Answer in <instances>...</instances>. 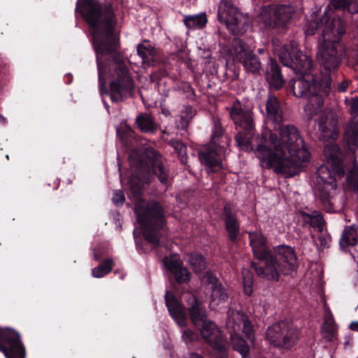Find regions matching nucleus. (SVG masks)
<instances>
[{
    "instance_id": "e433bc0d",
    "label": "nucleus",
    "mask_w": 358,
    "mask_h": 358,
    "mask_svg": "<svg viewBox=\"0 0 358 358\" xmlns=\"http://www.w3.org/2000/svg\"><path fill=\"white\" fill-rule=\"evenodd\" d=\"M313 242L317 247L326 248L329 246L331 241V236L325 231H317V234H312Z\"/></svg>"
},
{
    "instance_id": "603ef678",
    "label": "nucleus",
    "mask_w": 358,
    "mask_h": 358,
    "mask_svg": "<svg viewBox=\"0 0 358 358\" xmlns=\"http://www.w3.org/2000/svg\"><path fill=\"white\" fill-rule=\"evenodd\" d=\"M187 358H203L200 355L196 353H190Z\"/></svg>"
},
{
    "instance_id": "b1692460",
    "label": "nucleus",
    "mask_w": 358,
    "mask_h": 358,
    "mask_svg": "<svg viewBox=\"0 0 358 358\" xmlns=\"http://www.w3.org/2000/svg\"><path fill=\"white\" fill-rule=\"evenodd\" d=\"M146 154L149 158V162H145L146 164L148 166L151 164L152 172L158 176L162 183H166L168 180V173L161 156L158 155L153 148L147 149Z\"/></svg>"
},
{
    "instance_id": "393cba45",
    "label": "nucleus",
    "mask_w": 358,
    "mask_h": 358,
    "mask_svg": "<svg viewBox=\"0 0 358 358\" xmlns=\"http://www.w3.org/2000/svg\"><path fill=\"white\" fill-rule=\"evenodd\" d=\"M266 78L271 87L280 89L284 84L280 68L275 60L270 59L266 71Z\"/></svg>"
},
{
    "instance_id": "5fc2aeb1",
    "label": "nucleus",
    "mask_w": 358,
    "mask_h": 358,
    "mask_svg": "<svg viewBox=\"0 0 358 358\" xmlns=\"http://www.w3.org/2000/svg\"><path fill=\"white\" fill-rule=\"evenodd\" d=\"M264 49H263V48H259V49L258 50V52H259V54H263V53H264Z\"/></svg>"
},
{
    "instance_id": "6e6d98bb",
    "label": "nucleus",
    "mask_w": 358,
    "mask_h": 358,
    "mask_svg": "<svg viewBox=\"0 0 358 358\" xmlns=\"http://www.w3.org/2000/svg\"><path fill=\"white\" fill-rule=\"evenodd\" d=\"M94 258H95V259H96V260H98V259H99V258H98V257H97V255H94Z\"/></svg>"
},
{
    "instance_id": "ea45409f",
    "label": "nucleus",
    "mask_w": 358,
    "mask_h": 358,
    "mask_svg": "<svg viewBox=\"0 0 358 358\" xmlns=\"http://www.w3.org/2000/svg\"><path fill=\"white\" fill-rule=\"evenodd\" d=\"M350 1L351 0H331L328 8H334L335 9H347L349 11Z\"/></svg>"
},
{
    "instance_id": "3c124183",
    "label": "nucleus",
    "mask_w": 358,
    "mask_h": 358,
    "mask_svg": "<svg viewBox=\"0 0 358 358\" xmlns=\"http://www.w3.org/2000/svg\"><path fill=\"white\" fill-rule=\"evenodd\" d=\"M350 329L353 331H358V322H353L350 324Z\"/></svg>"
},
{
    "instance_id": "7c9ffc66",
    "label": "nucleus",
    "mask_w": 358,
    "mask_h": 358,
    "mask_svg": "<svg viewBox=\"0 0 358 358\" xmlns=\"http://www.w3.org/2000/svg\"><path fill=\"white\" fill-rule=\"evenodd\" d=\"M229 331L231 334V343L234 349L238 351L242 355L243 358H245L249 352V347L237 332L233 331Z\"/></svg>"
},
{
    "instance_id": "58836bf2",
    "label": "nucleus",
    "mask_w": 358,
    "mask_h": 358,
    "mask_svg": "<svg viewBox=\"0 0 358 358\" xmlns=\"http://www.w3.org/2000/svg\"><path fill=\"white\" fill-rule=\"evenodd\" d=\"M170 143L181 157V162H184L183 157L186 155V146L181 141L178 140H172Z\"/></svg>"
},
{
    "instance_id": "72a5a7b5",
    "label": "nucleus",
    "mask_w": 358,
    "mask_h": 358,
    "mask_svg": "<svg viewBox=\"0 0 358 358\" xmlns=\"http://www.w3.org/2000/svg\"><path fill=\"white\" fill-rule=\"evenodd\" d=\"M186 262L194 273H199L206 268V262L199 254L187 255Z\"/></svg>"
},
{
    "instance_id": "de8ad7c7",
    "label": "nucleus",
    "mask_w": 358,
    "mask_h": 358,
    "mask_svg": "<svg viewBox=\"0 0 358 358\" xmlns=\"http://www.w3.org/2000/svg\"><path fill=\"white\" fill-rule=\"evenodd\" d=\"M349 12L358 13V0H351L350 3Z\"/></svg>"
},
{
    "instance_id": "49530a36",
    "label": "nucleus",
    "mask_w": 358,
    "mask_h": 358,
    "mask_svg": "<svg viewBox=\"0 0 358 358\" xmlns=\"http://www.w3.org/2000/svg\"><path fill=\"white\" fill-rule=\"evenodd\" d=\"M182 337L184 341L187 344H188V343H192L194 340L195 335L191 330L187 329V330H183L182 331Z\"/></svg>"
},
{
    "instance_id": "f8f14e48",
    "label": "nucleus",
    "mask_w": 358,
    "mask_h": 358,
    "mask_svg": "<svg viewBox=\"0 0 358 358\" xmlns=\"http://www.w3.org/2000/svg\"><path fill=\"white\" fill-rule=\"evenodd\" d=\"M266 338L274 347L289 350L299 339V331L292 324L281 321L268 327Z\"/></svg>"
},
{
    "instance_id": "a211bd4d",
    "label": "nucleus",
    "mask_w": 358,
    "mask_h": 358,
    "mask_svg": "<svg viewBox=\"0 0 358 358\" xmlns=\"http://www.w3.org/2000/svg\"><path fill=\"white\" fill-rule=\"evenodd\" d=\"M202 282L211 290V299L209 304L210 308L215 309L220 303L227 301L228 295L213 272H206L202 278Z\"/></svg>"
},
{
    "instance_id": "6e6552de",
    "label": "nucleus",
    "mask_w": 358,
    "mask_h": 358,
    "mask_svg": "<svg viewBox=\"0 0 358 358\" xmlns=\"http://www.w3.org/2000/svg\"><path fill=\"white\" fill-rule=\"evenodd\" d=\"M231 118L236 127L243 129L236 136L238 146L244 150H252V139L255 134V123L252 112L239 101L234 103L230 110Z\"/></svg>"
},
{
    "instance_id": "bb28decb",
    "label": "nucleus",
    "mask_w": 358,
    "mask_h": 358,
    "mask_svg": "<svg viewBox=\"0 0 358 358\" xmlns=\"http://www.w3.org/2000/svg\"><path fill=\"white\" fill-rule=\"evenodd\" d=\"M358 243V226L355 224L345 227L340 239V247L345 250L350 246H355Z\"/></svg>"
},
{
    "instance_id": "864d4df0",
    "label": "nucleus",
    "mask_w": 358,
    "mask_h": 358,
    "mask_svg": "<svg viewBox=\"0 0 358 358\" xmlns=\"http://www.w3.org/2000/svg\"><path fill=\"white\" fill-rule=\"evenodd\" d=\"M0 122H1L2 124H6V118L1 115H0Z\"/></svg>"
},
{
    "instance_id": "aec40b11",
    "label": "nucleus",
    "mask_w": 358,
    "mask_h": 358,
    "mask_svg": "<svg viewBox=\"0 0 358 358\" xmlns=\"http://www.w3.org/2000/svg\"><path fill=\"white\" fill-rule=\"evenodd\" d=\"M324 156L327 164L330 166L338 177H343L345 170L342 161V153L338 145L335 143L327 144L324 148Z\"/></svg>"
},
{
    "instance_id": "9b49d317",
    "label": "nucleus",
    "mask_w": 358,
    "mask_h": 358,
    "mask_svg": "<svg viewBox=\"0 0 358 358\" xmlns=\"http://www.w3.org/2000/svg\"><path fill=\"white\" fill-rule=\"evenodd\" d=\"M278 57L283 65L292 68L296 73L309 76L313 68V60L299 50L296 42L290 41L285 44L278 50Z\"/></svg>"
},
{
    "instance_id": "79ce46f5",
    "label": "nucleus",
    "mask_w": 358,
    "mask_h": 358,
    "mask_svg": "<svg viewBox=\"0 0 358 358\" xmlns=\"http://www.w3.org/2000/svg\"><path fill=\"white\" fill-rule=\"evenodd\" d=\"M125 201L124 193L121 190H115L113 193V202L117 206H122Z\"/></svg>"
},
{
    "instance_id": "423d86ee",
    "label": "nucleus",
    "mask_w": 358,
    "mask_h": 358,
    "mask_svg": "<svg viewBox=\"0 0 358 358\" xmlns=\"http://www.w3.org/2000/svg\"><path fill=\"white\" fill-rule=\"evenodd\" d=\"M253 268L259 276L278 280L280 274L291 275L298 268V261L294 250L288 245L275 248L273 254L268 256L264 264H254Z\"/></svg>"
},
{
    "instance_id": "c756f323",
    "label": "nucleus",
    "mask_w": 358,
    "mask_h": 358,
    "mask_svg": "<svg viewBox=\"0 0 358 358\" xmlns=\"http://www.w3.org/2000/svg\"><path fill=\"white\" fill-rule=\"evenodd\" d=\"M183 22L189 29H202L207 23V17L205 14L185 15Z\"/></svg>"
},
{
    "instance_id": "f3484780",
    "label": "nucleus",
    "mask_w": 358,
    "mask_h": 358,
    "mask_svg": "<svg viewBox=\"0 0 358 358\" xmlns=\"http://www.w3.org/2000/svg\"><path fill=\"white\" fill-rule=\"evenodd\" d=\"M315 130L319 138L324 141L336 140L338 137V120L331 111L323 113L315 120Z\"/></svg>"
},
{
    "instance_id": "a19ab883",
    "label": "nucleus",
    "mask_w": 358,
    "mask_h": 358,
    "mask_svg": "<svg viewBox=\"0 0 358 358\" xmlns=\"http://www.w3.org/2000/svg\"><path fill=\"white\" fill-rule=\"evenodd\" d=\"M318 27H319V23H318L317 20L316 19L311 20L305 27V29H304L305 34L309 35V36L315 34V31L318 29Z\"/></svg>"
},
{
    "instance_id": "4be33fe9",
    "label": "nucleus",
    "mask_w": 358,
    "mask_h": 358,
    "mask_svg": "<svg viewBox=\"0 0 358 358\" xmlns=\"http://www.w3.org/2000/svg\"><path fill=\"white\" fill-rule=\"evenodd\" d=\"M226 325L229 331H233L234 332H238L242 329L243 332L248 338L252 339V325L242 312L231 311L227 319Z\"/></svg>"
},
{
    "instance_id": "9d476101",
    "label": "nucleus",
    "mask_w": 358,
    "mask_h": 358,
    "mask_svg": "<svg viewBox=\"0 0 358 358\" xmlns=\"http://www.w3.org/2000/svg\"><path fill=\"white\" fill-rule=\"evenodd\" d=\"M217 19L234 35H243L250 27L249 15L242 13L230 1L222 0L217 10Z\"/></svg>"
},
{
    "instance_id": "c9c22d12",
    "label": "nucleus",
    "mask_w": 358,
    "mask_h": 358,
    "mask_svg": "<svg viewBox=\"0 0 358 358\" xmlns=\"http://www.w3.org/2000/svg\"><path fill=\"white\" fill-rule=\"evenodd\" d=\"M113 266V260L108 259L101 263L98 266L95 267L92 270V275L94 278H102L111 271Z\"/></svg>"
},
{
    "instance_id": "8fccbe9b",
    "label": "nucleus",
    "mask_w": 358,
    "mask_h": 358,
    "mask_svg": "<svg viewBox=\"0 0 358 358\" xmlns=\"http://www.w3.org/2000/svg\"><path fill=\"white\" fill-rule=\"evenodd\" d=\"M347 87H348V83L343 82L338 85V91L341 92H343L346 90Z\"/></svg>"
},
{
    "instance_id": "f257e3e1",
    "label": "nucleus",
    "mask_w": 358,
    "mask_h": 358,
    "mask_svg": "<svg viewBox=\"0 0 358 358\" xmlns=\"http://www.w3.org/2000/svg\"><path fill=\"white\" fill-rule=\"evenodd\" d=\"M76 10L79 11L92 28L94 47L96 52L97 69L101 92L105 84V75L108 67L103 63L107 57H114L110 64L111 82L109 92H106L113 102H120L129 95L134 82L125 67L124 62L116 58L118 46L117 34L115 31V18L111 6L101 5L94 0H78Z\"/></svg>"
},
{
    "instance_id": "cd10ccee",
    "label": "nucleus",
    "mask_w": 358,
    "mask_h": 358,
    "mask_svg": "<svg viewBox=\"0 0 358 358\" xmlns=\"http://www.w3.org/2000/svg\"><path fill=\"white\" fill-rule=\"evenodd\" d=\"M344 141L351 150L358 148V118L352 120L346 126Z\"/></svg>"
},
{
    "instance_id": "c85d7f7f",
    "label": "nucleus",
    "mask_w": 358,
    "mask_h": 358,
    "mask_svg": "<svg viewBox=\"0 0 358 358\" xmlns=\"http://www.w3.org/2000/svg\"><path fill=\"white\" fill-rule=\"evenodd\" d=\"M137 52L143 63L150 64L155 61L157 51L151 44L148 43L139 44L137 47Z\"/></svg>"
},
{
    "instance_id": "20e7f679",
    "label": "nucleus",
    "mask_w": 358,
    "mask_h": 358,
    "mask_svg": "<svg viewBox=\"0 0 358 358\" xmlns=\"http://www.w3.org/2000/svg\"><path fill=\"white\" fill-rule=\"evenodd\" d=\"M148 182V180L141 178V176H133L129 180V187L134 197V210L138 222L143 227L145 238L152 244H157L158 231L164 224V216L158 203H148L142 198L143 188Z\"/></svg>"
},
{
    "instance_id": "ddd939ff",
    "label": "nucleus",
    "mask_w": 358,
    "mask_h": 358,
    "mask_svg": "<svg viewBox=\"0 0 358 358\" xmlns=\"http://www.w3.org/2000/svg\"><path fill=\"white\" fill-rule=\"evenodd\" d=\"M294 13L291 6L267 5L261 8L257 20L266 27L284 26L289 22Z\"/></svg>"
},
{
    "instance_id": "4d7b16f0",
    "label": "nucleus",
    "mask_w": 358,
    "mask_h": 358,
    "mask_svg": "<svg viewBox=\"0 0 358 358\" xmlns=\"http://www.w3.org/2000/svg\"><path fill=\"white\" fill-rule=\"evenodd\" d=\"M131 163L134 165V162L131 159Z\"/></svg>"
},
{
    "instance_id": "09e8293b",
    "label": "nucleus",
    "mask_w": 358,
    "mask_h": 358,
    "mask_svg": "<svg viewBox=\"0 0 358 358\" xmlns=\"http://www.w3.org/2000/svg\"><path fill=\"white\" fill-rule=\"evenodd\" d=\"M350 108L352 112L358 111V97L352 99Z\"/></svg>"
},
{
    "instance_id": "c03bdc74",
    "label": "nucleus",
    "mask_w": 358,
    "mask_h": 358,
    "mask_svg": "<svg viewBox=\"0 0 358 358\" xmlns=\"http://www.w3.org/2000/svg\"><path fill=\"white\" fill-rule=\"evenodd\" d=\"M194 115V110L191 106H186L181 113V118L186 122L191 120Z\"/></svg>"
},
{
    "instance_id": "f03ea898",
    "label": "nucleus",
    "mask_w": 358,
    "mask_h": 358,
    "mask_svg": "<svg viewBox=\"0 0 358 358\" xmlns=\"http://www.w3.org/2000/svg\"><path fill=\"white\" fill-rule=\"evenodd\" d=\"M267 118L274 124L275 132L265 131L262 144L256 149L261 166L273 167L275 172L291 176L300 172L308 162L310 154L296 128L282 124V111L278 100L270 96L266 101Z\"/></svg>"
},
{
    "instance_id": "0eeeda50",
    "label": "nucleus",
    "mask_w": 358,
    "mask_h": 358,
    "mask_svg": "<svg viewBox=\"0 0 358 358\" xmlns=\"http://www.w3.org/2000/svg\"><path fill=\"white\" fill-rule=\"evenodd\" d=\"M189 305L190 317L199 331L203 339L213 349L224 352L227 339L218 327L211 321L205 320L206 311L202 305L197 301L196 298L192 294L184 296Z\"/></svg>"
},
{
    "instance_id": "f704fd0d",
    "label": "nucleus",
    "mask_w": 358,
    "mask_h": 358,
    "mask_svg": "<svg viewBox=\"0 0 358 358\" xmlns=\"http://www.w3.org/2000/svg\"><path fill=\"white\" fill-rule=\"evenodd\" d=\"M324 322L322 324V329L326 337H331L336 330V324L333 315L329 308H325L324 317Z\"/></svg>"
},
{
    "instance_id": "4c0bfd02",
    "label": "nucleus",
    "mask_w": 358,
    "mask_h": 358,
    "mask_svg": "<svg viewBox=\"0 0 358 358\" xmlns=\"http://www.w3.org/2000/svg\"><path fill=\"white\" fill-rule=\"evenodd\" d=\"M243 288H244V292L250 296L252 293V285H253V280H252V275L251 273L248 271H244L243 273Z\"/></svg>"
},
{
    "instance_id": "2f4dec72",
    "label": "nucleus",
    "mask_w": 358,
    "mask_h": 358,
    "mask_svg": "<svg viewBox=\"0 0 358 358\" xmlns=\"http://www.w3.org/2000/svg\"><path fill=\"white\" fill-rule=\"evenodd\" d=\"M303 222L308 223L310 226L318 231H321L324 224V220L320 213L313 212L312 214L301 213Z\"/></svg>"
},
{
    "instance_id": "473e14b6",
    "label": "nucleus",
    "mask_w": 358,
    "mask_h": 358,
    "mask_svg": "<svg viewBox=\"0 0 358 358\" xmlns=\"http://www.w3.org/2000/svg\"><path fill=\"white\" fill-rule=\"evenodd\" d=\"M136 123L138 129L143 132H154L157 130V126L154 123L152 118L146 115L143 114L137 117Z\"/></svg>"
},
{
    "instance_id": "1a4fd4ad",
    "label": "nucleus",
    "mask_w": 358,
    "mask_h": 358,
    "mask_svg": "<svg viewBox=\"0 0 358 358\" xmlns=\"http://www.w3.org/2000/svg\"><path fill=\"white\" fill-rule=\"evenodd\" d=\"M229 145V139L222 135V129L219 122L215 123L210 144L204 150L199 152L201 164L210 170L216 171L222 168V158Z\"/></svg>"
},
{
    "instance_id": "5701e85b",
    "label": "nucleus",
    "mask_w": 358,
    "mask_h": 358,
    "mask_svg": "<svg viewBox=\"0 0 358 358\" xmlns=\"http://www.w3.org/2000/svg\"><path fill=\"white\" fill-rule=\"evenodd\" d=\"M165 299L169 312L173 320L180 327L185 326L187 314L183 306L170 292H166Z\"/></svg>"
},
{
    "instance_id": "2eb2a0df",
    "label": "nucleus",
    "mask_w": 358,
    "mask_h": 358,
    "mask_svg": "<svg viewBox=\"0 0 358 358\" xmlns=\"http://www.w3.org/2000/svg\"><path fill=\"white\" fill-rule=\"evenodd\" d=\"M327 165L320 166L317 171L315 176V189L319 192V197L324 204H330L337 185L335 176H338L334 171H330Z\"/></svg>"
},
{
    "instance_id": "a878e982",
    "label": "nucleus",
    "mask_w": 358,
    "mask_h": 358,
    "mask_svg": "<svg viewBox=\"0 0 358 358\" xmlns=\"http://www.w3.org/2000/svg\"><path fill=\"white\" fill-rule=\"evenodd\" d=\"M224 221L226 229L229 234L230 240L235 241L239 234V224L237 221L235 213L227 206L224 207Z\"/></svg>"
},
{
    "instance_id": "37998d69",
    "label": "nucleus",
    "mask_w": 358,
    "mask_h": 358,
    "mask_svg": "<svg viewBox=\"0 0 358 358\" xmlns=\"http://www.w3.org/2000/svg\"><path fill=\"white\" fill-rule=\"evenodd\" d=\"M149 148H151L150 147L149 148H147L145 149L144 152H143V155L141 157V159H140V164H137V166H139V170L140 171H141V169H146L147 168L149 169V170L152 171V165L150 164L149 166H148L146 164V161L147 162H149V158L146 154V151H147V149H149Z\"/></svg>"
},
{
    "instance_id": "dca6fc26",
    "label": "nucleus",
    "mask_w": 358,
    "mask_h": 358,
    "mask_svg": "<svg viewBox=\"0 0 358 358\" xmlns=\"http://www.w3.org/2000/svg\"><path fill=\"white\" fill-rule=\"evenodd\" d=\"M0 350L6 358H24V348L18 333L10 329H0Z\"/></svg>"
},
{
    "instance_id": "7ed1b4c3",
    "label": "nucleus",
    "mask_w": 358,
    "mask_h": 358,
    "mask_svg": "<svg viewBox=\"0 0 358 358\" xmlns=\"http://www.w3.org/2000/svg\"><path fill=\"white\" fill-rule=\"evenodd\" d=\"M321 23L324 24L322 38L317 48V59L328 72L336 71L343 57H349L341 37L345 32V24L340 18L331 19L325 11Z\"/></svg>"
},
{
    "instance_id": "39448f33",
    "label": "nucleus",
    "mask_w": 358,
    "mask_h": 358,
    "mask_svg": "<svg viewBox=\"0 0 358 358\" xmlns=\"http://www.w3.org/2000/svg\"><path fill=\"white\" fill-rule=\"evenodd\" d=\"M331 78L326 76L320 81L306 76L290 81L292 92L296 97L307 98L306 113L313 116L321 111L324 97L328 96L331 90Z\"/></svg>"
},
{
    "instance_id": "4468645a",
    "label": "nucleus",
    "mask_w": 358,
    "mask_h": 358,
    "mask_svg": "<svg viewBox=\"0 0 358 358\" xmlns=\"http://www.w3.org/2000/svg\"><path fill=\"white\" fill-rule=\"evenodd\" d=\"M230 51L233 59L241 62L247 72L260 73L262 65L259 58L243 40L234 39Z\"/></svg>"
},
{
    "instance_id": "412c9836",
    "label": "nucleus",
    "mask_w": 358,
    "mask_h": 358,
    "mask_svg": "<svg viewBox=\"0 0 358 358\" xmlns=\"http://www.w3.org/2000/svg\"><path fill=\"white\" fill-rule=\"evenodd\" d=\"M249 238L253 254L259 260L258 264H264L270 255L266 238L259 231L249 233Z\"/></svg>"
},
{
    "instance_id": "a18cd8bd",
    "label": "nucleus",
    "mask_w": 358,
    "mask_h": 358,
    "mask_svg": "<svg viewBox=\"0 0 358 358\" xmlns=\"http://www.w3.org/2000/svg\"><path fill=\"white\" fill-rule=\"evenodd\" d=\"M350 183L356 189H358V170H352L350 175L348 176Z\"/></svg>"
},
{
    "instance_id": "13d9d810",
    "label": "nucleus",
    "mask_w": 358,
    "mask_h": 358,
    "mask_svg": "<svg viewBox=\"0 0 358 358\" xmlns=\"http://www.w3.org/2000/svg\"><path fill=\"white\" fill-rule=\"evenodd\" d=\"M134 358H135V357H134Z\"/></svg>"
},
{
    "instance_id": "6ab92c4d",
    "label": "nucleus",
    "mask_w": 358,
    "mask_h": 358,
    "mask_svg": "<svg viewBox=\"0 0 358 358\" xmlns=\"http://www.w3.org/2000/svg\"><path fill=\"white\" fill-rule=\"evenodd\" d=\"M164 267L173 274L178 283H186L190 280V272L183 266L182 261L176 254L171 255L163 259Z\"/></svg>"
}]
</instances>
